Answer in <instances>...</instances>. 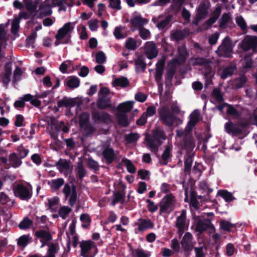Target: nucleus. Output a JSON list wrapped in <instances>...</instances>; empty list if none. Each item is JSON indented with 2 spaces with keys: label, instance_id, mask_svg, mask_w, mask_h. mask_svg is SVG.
<instances>
[{
  "label": "nucleus",
  "instance_id": "obj_19",
  "mask_svg": "<svg viewBox=\"0 0 257 257\" xmlns=\"http://www.w3.org/2000/svg\"><path fill=\"white\" fill-rule=\"evenodd\" d=\"M48 246L49 247L46 255L42 256L39 254H30L27 257H55V254L59 249L58 244L51 243V244H48Z\"/></svg>",
  "mask_w": 257,
  "mask_h": 257
},
{
  "label": "nucleus",
  "instance_id": "obj_49",
  "mask_svg": "<svg viewBox=\"0 0 257 257\" xmlns=\"http://www.w3.org/2000/svg\"><path fill=\"white\" fill-rule=\"evenodd\" d=\"M184 147L188 150H192L195 146V143L192 136L190 135H187L184 140Z\"/></svg>",
  "mask_w": 257,
  "mask_h": 257
},
{
  "label": "nucleus",
  "instance_id": "obj_42",
  "mask_svg": "<svg viewBox=\"0 0 257 257\" xmlns=\"http://www.w3.org/2000/svg\"><path fill=\"white\" fill-rule=\"evenodd\" d=\"M64 183V180L62 178L52 180L48 184L51 188L57 190L59 189Z\"/></svg>",
  "mask_w": 257,
  "mask_h": 257
},
{
  "label": "nucleus",
  "instance_id": "obj_8",
  "mask_svg": "<svg viewBox=\"0 0 257 257\" xmlns=\"http://www.w3.org/2000/svg\"><path fill=\"white\" fill-rule=\"evenodd\" d=\"M65 199L69 198V203L71 206H73L77 200L76 188L74 185L65 184L63 189Z\"/></svg>",
  "mask_w": 257,
  "mask_h": 257
},
{
  "label": "nucleus",
  "instance_id": "obj_11",
  "mask_svg": "<svg viewBox=\"0 0 257 257\" xmlns=\"http://www.w3.org/2000/svg\"><path fill=\"white\" fill-rule=\"evenodd\" d=\"M181 244L185 251H191L195 244L192 234L189 232H186L182 237Z\"/></svg>",
  "mask_w": 257,
  "mask_h": 257
},
{
  "label": "nucleus",
  "instance_id": "obj_34",
  "mask_svg": "<svg viewBox=\"0 0 257 257\" xmlns=\"http://www.w3.org/2000/svg\"><path fill=\"white\" fill-rule=\"evenodd\" d=\"M12 69L10 66L8 65L5 66V72L2 76V82L4 85L7 87L11 80Z\"/></svg>",
  "mask_w": 257,
  "mask_h": 257
},
{
  "label": "nucleus",
  "instance_id": "obj_32",
  "mask_svg": "<svg viewBox=\"0 0 257 257\" xmlns=\"http://www.w3.org/2000/svg\"><path fill=\"white\" fill-rule=\"evenodd\" d=\"M207 13V9L205 8L203 6H200L195 18L193 21V24L197 25L201 19H204L206 17Z\"/></svg>",
  "mask_w": 257,
  "mask_h": 257
},
{
  "label": "nucleus",
  "instance_id": "obj_50",
  "mask_svg": "<svg viewBox=\"0 0 257 257\" xmlns=\"http://www.w3.org/2000/svg\"><path fill=\"white\" fill-rule=\"evenodd\" d=\"M218 194L226 202H230L235 199L232 194L226 190H220L218 192Z\"/></svg>",
  "mask_w": 257,
  "mask_h": 257
},
{
  "label": "nucleus",
  "instance_id": "obj_24",
  "mask_svg": "<svg viewBox=\"0 0 257 257\" xmlns=\"http://www.w3.org/2000/svg\"><path fill=\"white\" fill-rule=\"evenodd\" d=\"M118 153L117 151L114 152L112 148L109 147L105 148L102 152L104 158L109 164L113 162L115 156L117 155Z\"/></svg>",
  "mask_w": 257,
  "mask_h": 257
},
{
  "label": "nucleus",
  "instance_id": "obj_43",
  "mask_svg": "<svg viewBox=\"0 0 257 257\" xmlns=\"http://www.w3.org/2000/svg\"><path fill=\"white\" fill-rule=\"evenodd\" d=\"M235 69V67L232 66H229L224 68L220 74V77L223 79H225L229 76H230Z\"/></svg>",
  "mask_w": 257,
  "mask_h": 257
},
{
  "label": "nucleus",
  "instance_id": "obj_5",
  "mask_svg": "<svg viewBox=\"0 0 257 257\" xmlns=\"http://www.w3.org/2000/svg\"><path fill=\"white\" fill-rule=\"evenodd\" d=\"M80 254L83 257H94L97 253L95 243L90 240H82L80 242Z\"/></svg>",
  "mask_w": 257,
  "mask_h": 257
},
{
  "label": "nucleus",
  "instance_id": "obj_59",
  "mask_svg": "<svg viewBox=\"0 0 257 257\" xmlns=\"http://www.w3.org/2000/svg\"><path fill=\"white\" fill-rule=\"evenodd\" d=\"M109 7L116 11L121 10L120 0H108Z\"/></svg>",
  "mask_w": 257,
  "mask_h": 257
},
{
  "label": "nucleus",
  "instance_id": "obj_58",
  "mask_svg": "<svg viewBox=\"0 0 257 257\" xmlns=\"http://www.w3.org/2000/svg\"><path fill=\"white\" fill-rule=\"evenodd\" d=\"M89 118V115L87 112H84L81 114L79 117V124L81 128L87 124Z\"/></svg>",
  "mask_w": 257,
  "mask_h": 257
},
{
  "label": "nucleus",
  "instance_id": "obj_28",
  "mask_svg": "<svg viewBox=\"0 0 257 257\" xmlns=\"http://www.w3.org/2000/svg\"><path fill=\"white\" fill-rule=\"evenodd\" d=\"M39 11L40 14L41 16H46L51 15L52 11L51 10V7L47 3V2L44 1L39 6Z\"/></svg>",
  "mask_w": 257,
  "mask_h": 257
},
{
  "label": "nucleus",
  "instance_id": "obj_25",
  "mask_svg": "<svg viewBox=\"0 0 257 257\" xmlns=\"http://www.w3.org/2000/svg\"><path fill=\"white\" fill-rule=\"evenodd\" d=\"M152 136L157 140L162 141V143L167 138L164 130L159 126L156 127L152 130Z\"/></svg>",
  "mask_w": 257,
  "mask_h": 257
},
{
  "label": "nucleus",
  "instance_id": "obj_2",
  "mask_svg": "<svg viewBox=\"0 0 257 257\" xmlns=\"http://www.w3.org/2000/svg\"><path fill=\"white\" fill-rule=\"evenodd\" d=\"M74 29V26L71 22L66 23L62 28L60 29L55 36L56 41L55 44L56 46L64 43L67 44L70 42L71 33Z\"/></svg>",
  "mask_w": 257,
  "mask_h": 257
},
{
  "label": "nucleus",
  "instance_id": "obj_54",
  "mask_svg": "<svg viewBox=\"0 0 257 257\" xmlns=\"http://www.w3.org/2000/svg\"><path fill=\"white\" fill-rule=\"evenodd\" d=\"M32 225V221L28 218H25L19 224V227L22 229L29 228Z\"/></svg>",
  "mask_w": 257,
  "mask_h": 257
},
{
  "label": "nucleus",
  "instance_id": "obj_44",
  "mask_svg": "<svg viewBox=\"0 0 257 257\" xmlns=\"http://www.w3.org/2000/svg\"><path fill=\"white\" fill-rule=\"evenodd\" d=\"M125 48L129 50H135L137 47V42L133 38L130 37L125 41Z\"/></svg>",
  "mask_w": 257,
  "mask_h": 257
},
{
  "label": "nucleus",
  "instance_id": "obj_1",
  "mask_svg": "<svg viewBox=\"0 0 257 257\" xmlns=\"http://www.w3.org/2000/svg\"><path fill=\"white\" fill-rule=\"evenodd\" d=\"M170 109L171 112L165 106H162L159 108L160 120L164 124L168 126L181 123L182 120L179 116H182L184 112L181 110L179 105L175 102L171 103Z\"/></svg>",
  "mask_w": 257,
  "mask_h": 257
},
{
  "label": "nucleus",
  "instance_id": "obj_10",
  "mask_svg": "<svg viewBox=\"0 0 257 257\" xmlns=\"http://www.w3.org/2000/svg\"><path fill=\"white\" fill-rule=\"evenodd\" d=\"M241 48L245 51L252 49V51L257 52V37L245 36L242 42Z\"/></svg>",
  "mask_w": 257,
  "mask_h": 257
},
{
  "label": "nucleus",
  "instance_id": "obj_61",
  "mask_svg": "<svg viewBox=\"0 0 257 257\" xmlns=\"http://www.w3.org/2000/svg\"><path fill=\"white\" fill-rule=\"evenodd\" d=\"M139 138V136L137 133H131L125 136V140L129 143L136 142Z\"/></svg>",
  "mask_w": 257,
  "mask_h": 257
},
{
  "label": "nucleus",
  "instance_id": "obj_29",
  "mask_svg": "<svg viewBox=\"0 0 257 257\" xmlns=\"http://www.w3.org/2000/svg\"><path fill=\"white\" fill-rule=\"evenodd\" d=\"M9 163L14 168L19 167L22 163L21 158L16 153H13L9 155Z\"/></svg>",
  "mask_w": 257,
  "mask_h": 257
},
{
  "label": "nucleus",
  "instance_id": "obj_62",
  "mask_svg": "<svg viewBox=\"0 0 257 257\" xmlns=\"http://www.w3.org/2000/svg\"><path fill=\"white\" fill-rule=\"evenodd\" d=\"M37 36L36 32H33L26 39L27 45L29 46H33L35 44L36 38Z\"/></svg>",
  "mask_w": 257,
  "mask_h": 257
},
{
  "label": "nucleus",
  "instance_id": "obj_9",
  "mask_svg": "<svg viewBox=\"0 0 257 257\" xmlns=\"http://www.w3.org/2000/svg\"><path fill=\"white\" fill-rule=\"evenodd\" d=\"M15 195L23 200H28L31 198L32 190L24 185H17L14 189Z\"/></svg>",
  "mask_w": 257,
  "mask_h": 257
},
{
  "label": "nucleus",
  "instance_id": "obj_7",
  "mask_svg": "<svg viewBox=\"0 0 257 257\" xmlns=\"http://www.w3.org/2000/svg\"><path fill=\"white\" fill-rule=\"evenodd\" d=\"M109 93V90L107 88H102L99 92V99L96 105L98 108L105 109L111 107L110 98L106 96Z\"/></svg>",
  "mask_w": 257,
  "mask_h": 257
},
{
  "label": "nucleus",
  "instance_id": "obj_31",
  "mask_svg": "<svg viewBox=\"0 0 257 257\" xmlns=\"http://www.w3.org/2000/svg\"><path fill=\"white\" fill-rule=\"evenodd\" d=\"M136 70L138 72H142L146 68V64L145 62V58L143 56H139L135 60Z\"/></svg>",
  "mask_w": 257,
  "mask_h": 257
},
{
  "label": "nucleus",
  "instance_id": "obj_17",
  "mask_svg": "<svg viewBox=\"0 0 257 257\" xmlns=\"http://www.w3.org/2000/svg\"><path fill=\"white\" fill-rule=\"evenodd\" d=\"M145 141L147 142V147L152 152H157L158 148L162 144V141L157 140L152 135L146 136Z\"/></svg>",
  "mask_w": 257,
  "mask_h": 257
},
{
  "label": "nucleus",
  "instance_id": "obj_6",
  "mask_svg": "<svg viewBox=\"0 0 257 257\" xmlns=\"http://www.w3.org/2000/svg\"><path fill=\"white\" fill-rule=\"evenodd\" d=\"M216 53L219 57H230L232 53V45L230 39L226 37L221 44L216 50Z\"/></svg>",
  "mask_w": 257,
  "mask_h": 257
},
{
  "label": "nucleus",
  "instance_id": "obj_27",
  "mask_svg": "<svg viewBox=\"0 0 257 257\" xmlns=\"http://www.w3.org/2000/svg\"><path fill=\"white\" fill-rule=\"evenodd\" d=\"M8 38L5 26L4 25H0V47H6Z\"/></svg>",
  "mask_w": 257,
  "mask_h": 257
},
{
  "label": "nucleus",
  "instance_id": "obj_14",
  "mask_svg": "<svg viewBox=\"0 0 257 257\" xmlns=\"http://www.w3.org/2000/svg\"><path fill=\"white\" fill-rule=\"evenodd\" d=\"M171 19V15L164 16L161 15L156 18H153L152 21L154 23L156 24V26L159 30H163L169 25Z\"/></svg>",
  "mask_w": 257,
  "mask_h": 257
},
{
  "label": "nucleus",
  "instance_id": "obj_41",
  "mask_svg": "<svg viewBox=\"0 0 257 257\" xmlns=\"http://www.w3.org/2000/svg\"><path fill=\"white\" fill-rule=\"evenodd\" d=\"M67 86L72 89L76 88L79 86L80 80L75 76H71L67 82Z\"/></svg>",
  "mask_w": 257,
  "mask_h": 257
},
{
  "label": "nucleus",
  "instance_id": "obj_36",
  "mask_svg": "<svg viewBox=\"0 0 257 257\" xmlns=\"http://www.w3.org/2000/svg\"><path fill=\"white\" fill-rule=\"evenodd\" d=\"M131 251L132 257H150L151 255L150 252L141 248L131 249Z\"/></svg>",
  "mask_w": 257,
  "mask_h": 257
},
{
  "label": "nucleus",
  "instance_id": "obj_13",
  "mask_svg": "<svg viewBox=\"0 0 257 257\" xmlns=\"http://www.w3.org/2000/svg\"><path fill=\"white\" fill-rule=\"evenodd\" d=\"M190 64L193 66H201L208 71L210 70L212 61L203 57H195L189 60Z\"/></svg>",
  "mask_w": 257,
  "mask_h": 257
},
{
  "label": "nucleus",
  "instance_id": "obj_33",
  "mask_svg": "<svg viewBox=\"0 0 257 257\" xmlns=\"http://www.w3.org/2000/svg\"><path fill=\"white\" fill-rule=\"evenodd\" d=\"M133 107V102L126 101L118 105L117 109L119 113H124L130 111Z\"/></svg>",
  "mask_w": 257,
  "mask_h": 257
},
{
  "label": "nucleus",
  "instance_id": "obj_21",
  "mask_svg": "<svg viewBox=\"0 0 257 257\" xmlns=\"http://www.w3.org/2000/svg\"><path fill=\"white\" fill-rule=\"evenodd\" d=\"M186 220V210L183 209L181 211L180 215L177 217L176 221V226L181 234L184 231Z\"/></svg>",
  "mask_w": 257,
  "mask_h": 257
},
{
  "label": "nucleus",
  "instance_id": "obj_40",
  "mask_svg": "<svg viewBox=\"0 0 257 257\" xmlns=\"http://www.w3.org/2000/svg\"><path fill=\"white\" fill-rule=\"evenodd\" d=\"M76 221L75 219H73L71 223L70 224L69 226V233L67 232V235L68 237V242H67V247L69 249L70 248V234L74 235L76 234L75 233V226H76Z\"/></svg>",
  "mask_w": 257,
  "mask_h": 257
},
{
  "label": "nucleus",
  "instance_id": "obj_22",
  "mask_svg": "<svg viewBox=\"0 0 257 257\" xmlns=\"http://www.w3.org/2000/svg\"><path fill=\"white\" fill-rule=\"evenodd\" d=\"M225 131L229 134L232 135H237L241 133L242 130L238 125L233 124L230 121H228L224 125Z\"/></svg>",
  "mask_w": 257,
  "mask_h": 257
},
{
  "label": "nucleus",
  "instance_id": "obj_56",
  "mask_svg": "<svg viewBox=\"0 0 257 257\" xmlns=\"http://www.w3.org/2000/svg\"><path fill=\"white\" fill-rule=\"evenodd\" d=\"M234 225L226 220H222L220 222V227L221 229L230 231L231 229L234 227Z\"/></svg>",
  "mask_w": 257,
  "mask_h": 257
},
{
  "label": "nucleus",
  "instance_id": "obj_45",
  "mask_svg": "<svg viewBox=\"0 0 257 257\" xmlns=\"http://www.w3.org/2000/svg\"><path fill=\"white\" fill-rule=\"evenodd\" d=\"M185 35L181 31L174 30L171 33V39L174 41H180L184 39Z\"/></svg>",
  "mask_w": 257,
  "mask_h": 257
},
{
  "label": "nucleus",
  "instance_id": "obj_4",
  "mask_svg": "<svg viewBox=\"0 0 257 257\" xmlns=\"http://www.w3.org/2000/svg\"><path fill=\"white\" fill-rule=\"evenodd\" d=\"M194 230L199 234L208 229H210V233L215 232V228L210 219H201L199 216H194Z\"/></svg>",
  "mask_w": 257,
  "mask_h": 257
},
{
  "label": "nucleus",
  "instance_id": "obj_16",
  "mask_svg": "<svg viewBox=\"0 0 257 257\" xmlns=\"http://www.w3.org/2000/svg\"><path fill=\"white\" fill-rule=\"evenodd\" d=\"M35 236L40 239V241L42 242L41 247L45 245L50 244L47 243L48 241L52 239V235L50 231L47 230L40 229L35 232Z\"/></svg>",
  "mask_w": 257,
  "mask_h": 257
},
{
  "label": "nucleus",
  "instance_id": "obj_23",
  "mask_svg": "<svg viewBox=\"0 0 257 257\" xmlns=\"http://www.w3.org/2000/svg\"><path fill=\"white\" fill-rule=\"evenodd\" d=\"M148 21L141 16H136L133 17L130 20V23L132 26L136 28L140 29L144 25L147 24Z\"/></svg>",
  "mask_w": 257,
  "mask_h": 257
},
{
  "label": "nucleus",
  "instance_id": "obj_38",
  "mask_svg": "<svg viewBox=\"0 0 257 257\" xmlns=\"http://www.w3.org/2000/svg\"><path fill=\"white\" fill-rule=\"evenodd\" d=\"M76 172L77 176L81 180L82 179L86 174V170L83 166L82 161L80 159L77 163Z\"/></svg>",
  "mask_w": 257,
  "mask_h": 257
},
{
  "label": "nucleus",
  "instance_id": "obj_47",
  "mask_svg": "<svg viewBox=\"0 0 257 257\" xmlns=\"http://www.w3.org/2000/svg\"><path fill=\"white\" fill-rule=\"evenodd\" d=\"M25 97L27 101H30L31 104L36 107L40 106L41 104V101L38 100L36 96L30 94H25Z\"/></svg>",
  "mask_w": 257,
  "mask_h": 257
},
{
  "label": "nucleus",
  "instance_id": "obj_37",
  "mask_svg": "<svg viewBox=\"0 0 257 257\" xmlns=\"http://www.w3.org/2000/svg\"><path fill=\"white\" fill-rule=\"evenodd\" d=\"M113 35L117 39H121L126 37V34L124 32V27H116L113 32Z\"/></svg>",
  "mask_w": 257,
  "mask_h": 257
},
{
  "label": "nucleus",
  "instance_id": "obj_64",
  "mask_svg": "<svg viewBox=\"0 0 257 257\" xmlns=\"http://www.w3.org/2000/svg\"><path fill=\"white\" fill-rule=\"evenodd\" d=\"M139 35L143 39L146 40L150 37L151 33L149 30L142 27L139 30Z\"/></svg>",
  "mask_w": 257,
  "mask_h": 257
},
{
  "label": "nucleus",
  "instance_id": "obj_18",
  "mask_svg": "<svg viewBox=\"0 0 257 257\" xmlns=\"http://www.w3.org/2000/svg\"><path fill=\"white\" fill-rule=\"evenodd\" d=\"M135 224L138 227L137 229L139 231H143L148 228H153L154 226V223L149 218H139Z\"/></svg>",
  "mask_w": 257,
  "mask_h": 257
},
{
  "label": "nucleus",
  "instance_id": "obj_53",
  "mask_svg": "<svg viewBox=\"0 0 257 257\" xmlns=\"http://www.w3.org/2000/svg\"><path fill=\"white\" fill-rule=\"evenodd\" d=\"M27 10L30 12L33 13L35 12L37 8V3H34L32 0L27 1L24 2Z\"/></svg>",
  "mask_w": 257,
  "mask_h": 257
},
{
  "label": "nucleus",
  "instance_id": "obj_63",
  "mask_svg": "<svg viewBox=\"0 0 257 257\" xmlns=\"http://www.w3.org/2000/svg\"><path fill=\"white\" fill-rule=\"evenodd\" d=\"M235 21L237 25L242 30H245L246 28V23L244 19L241 16L236 17Z\"/></svg>",
  "mask_w": 257,
  "mask_h": 257
},
{
  "label": "nucleus",
  "instance_id": "obj_60",
  "mask_svg": "<svg viewBox=\"0 0 257 257\" xmlns=\"http://www.w3.org/2000/svg\"><path fill=\"white\" fill-rule=\"evenodd\" d=\"M212 96L219 102H221L223 100L222 95L220 90L218 88H215L213 90Z\"/></svg>",
  "mask_w": 257,
  "mask_h": 257
},
{
  "label": "nucleus",
  "instance_id": "obj_52",
  "mask_svg": "<svg viewBox=\"0 0 257 257\" xmlns=\"http://www.w3.org/2000/svg\"><path fill=\"white\" fill-rule=\"evenodd\" d=\"M230 19V13H224L219 21V26L221 28H224Z\"/></svg>",
  "mask_w": 257,
  "mask_h": 257
},
{
  "label": "nucleus",
  "instance_id": "obj_51",
  "mask_svg": "<svg viewBox=\"0 0 257 257\" xmlns=\"http://www.w3.org/2000/svg\"><path fill=\"white\" fill-rule=\"evenodd\" d=\"M193 248L195 252V257H205L207 249L205 245L204 244L200 247H194Z\"/></svg>",
  "mask_w": 257,
  "mask_h": 257
},
{
  "label": "nucleus",
  "instance_id": "obj_3",
  "mask_svg": "<svg viewBox=\"0 0 257 257\" xmlns=\"http://www.w3.org/2000/svg\"><path fill=\"white\" fill-rule=\"evenodd\" d=\"M176 200L175 197L172 194L164 196L159 203L160 214H169L175 208Z\"/></svg>",
  "mask_w": 257,
  "mask_h": 257
},
{
  "label": "nucleus",
  "instance_id": "obj_39",
  "mask_svg": "<svg viewBox=\"0 0 257 257\" xmlns=\"http://www.w3.org/2000/svg\"><path fill=\"white\" fill-rule=\"evenodd\" d=\"M114 86L125 87L129 85V81L126 77H121L115 78L113 82Z\"/></svg>",
  "mask_w": 257,
  "mask_h": 257
},
{
  "label": "nucleus",
  "instance_id": "obj_35",
  "mask_svg": "<svg viewBox=\"0 0 257 257\" xmlns=\"http://www.w3.org/2000/svg\"><path fill=\"white\" fill-rule=\"evenodd\" d=\"M32 237L30 234L23 235L18 240V244L20 246L26 247L28 243L32 241Z\"/></svg>",
  "mask_w": 257,
  "mask_h": 257
},
{
  "label": "nucleus",
  "instance_id": "obj_26",
  "mask_svg": "<svg viewBox=\"0 0 257 257\" xmlns=\"http://www.w3.org/2000/svg\"><path fill=\"white\" fill-rule=\"evenodd\" d=\"M173 147L171 145H169L165 147V149L164 151L162 157H161V164L163 165H166L170 158L171 157V152L172 150Z\"/></svg>",
  "mask_w": 257,
  "mask_h": 257
},
{
  "label": "nucleus",
  "instance_id": "obj_20",
  "mask_svg": "<svg viewBox=\"0 0 257 257\" xmlns=\"http://www.w3.org/2000/svg\"><path fill=\"white\" fill-rule=\"evenodd\" d=\"M56 166L59 171L63 173L65 175H67L72 168L70 165V162L63 159H60L57 162Z\"/></svg>",
  "mask_w": 257,
  "mask_h": 257
},
{
  "label": "nucleus",
  "instance_id": "obj_48",
  "mask_svg": "<svg viewBox=\"0 0 257 257\" xmlns=\"http://www.w3.org/2000/svg\"><path fill=\"white\" fill-rule=\"evenodd\" d=\"M118 123L121 126H126L128 124V122L126 114L124 113H119L116 116Z\"/></svg>",
  "mask_w": 257,
  "mask_h": 257
},
{
  "label": "nucleus",
  "instance_id": "obj_30",
  "mask_svg": "<svg viewBox=\"0 0 257 257\" xmlns=\"http://www.w3.org/2000/svg\"><path fill=\"white\" fill-rule=\"evenodd\" d=\"M200 114L198 111L195 110L190 114V120L188 123L187 126L189 130H191L195 125L199 119Z\"/></svg>",
  "mask_w": 257,
  "mask_h": 257
},
{
  "label": "nucleus",
  "instance_id": "obj_55",
  "mask_svg": "<svg viewBox=\"0 0 257 257\" xmlns=\"http://www.w3.org/2000/svg\"><path fill=\"white\" fill-rule=\"evenodd\" d=\"M124 202V197L122 194L119 192H117L114 194L113 198L112 200V204L114 205L118 202H120L121 203H123Z\"/></svg>",
  "mask_w": 257,
  "mask_h": 257
},
{
  "label": "nucleus",
  "instance_id": "obj_46",
  "mask_svg": "<svg viewBox=\"0 0 257 257\" xmlns=\"http://www.w3.org/2000/svg\"><path fill=\"white\" fill-rule=\"evenodd\" d=\"M164 62L162 61L158 62L156 64L155 78L157 81L160 80L163 72Z\"/></svg>",
  "mask_w": 257,
  "mask_h": 257
},
{
  "label": "nucleus",
  "instance_id": "obj_57",
  "mask_svg": "<svg viewBox=\"0 0 257 257\" xmlns=\"http://www.w3.org/2000/svg\"><path fill=\"white\" fill-rule=\"evenodd\" d=\"M71 210V209L68 206H63L59 209L58 213L63 219H65Z\"/></svg>",
  "mask_w": 257,
  "mask_h": 257
},
{
  "label": "nucleus",
  "instance_id": "obj_12",
  "mask_svg": "<svg viewBox=\"0 0 257 257\" xmlns=\"http://www.w3.org/2000/svg\"><path fill=\"white\" fill-rule=\"evenodd\" d=\"M92 118L96 123L103 122L108 124L111 122V116L104 111H93L92 114Z\"/></svg>",
  "mask_w": 257,
  "mask_h": 257
},
{
  "label": "nucleus",
  "instance_id": "obj_15",
  "mask_svg": "<svg viewBox=\"0 0 257 257\" xmlns=\"http://www.w3.org/2000/svg\"><path fill=\"white\" fill-rule=\"evenodd\" d=\"M145 52L149 59L156 57L158 54V50L156 45L152 42H147L145 46Z\"/></svg>",
  "mask_w": 257,
  "mask_h": 257
}]
</instances>
